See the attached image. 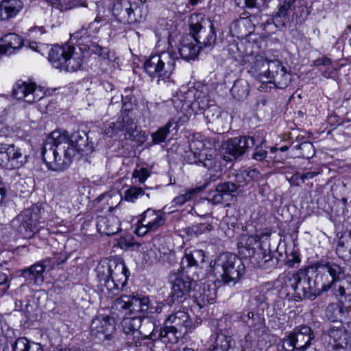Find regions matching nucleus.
<instances>
[{
  "label": "nucleus",
  "instance_id": "39448f33",
  "mask_svg": "<svg viewBox=\"0 0 351 351\" xmlns=\"http://www.w3.org/2000/svg\"><path fill=\"white\" fill-rule=\"evenodd\" d=\"M121 326L127 345L132 347L141 346V339H149L153 340L152 335H156V326L153 322L144 320L141 316L133 315L125 317Z\"/></svg>",
  "mask_w": 351,
  "mask_h": 351
},
{
  "label": "nucleus",
  "instance_id": "603ef678",
  "mask_svg": "<svg viewBox=\"0 0 351 351\" xmlns=\"http://www.w3.org/2000/svg\"><path fill=\"white\" fill-rule=\"evenodd\" d=\"M216 189L218 192L222 193L226 197H228L232 193L237 191L238 186L233 182H226L218 184Z\"/></svg>",
  "mask_w": 351,
  "mask_h": 351
},
{
  "label": "nucleus",
  "instance_id": "423d86ee",
  "mask_svg": "<svg viewBox=\"0 0 351 351\" xmlns=\"http://www.w3.org/2000/svg\"><path fill=\"white\" fill-rule=\"evenodd\" d=\"M178 59V54L174 51H162L149 56L144 63V70L159 84L160 81H166L172 75Z\"/></svg>",
  "mask_w": 351,
  "mask_h": 351
},
{
  "label": "nucleus",
  "instance_id": "7c9ffc66",
  "mask_svg": "<svg viewBox=\"0 0 351 351\" xmlns=\"http://www.w3.org/2000/svg\"><path fill=\"white\" fill-rule=\"evenodd\" d=\"M350 301L343 303L330 304L326 309V315L331 322H342L350 315Z\"/></svg>",
  "mask_w": 351,
  "mask_h": 351
},
{
  "label": "nucleus",
  "instance_id": "7ed1b4c3",
  "mask_svg": "<svg viewBox=\"0 0 351 351\" xmlns=\"http://www.w3.org/2000/svg\"><path fill=\"white\" fill-rule=\"evenodd\" d=\"M193 327V322L185 310H179L170 314L163 326L156 328L152 335L153 341L160 340L164 343H176L179 338Z\"/></svg>",
  "mask_w": 351,
  "mask_h": 351
},
{
  "label": "nucleus",
  "instance_id": "f704fd0d",
  "mask_svg": "<svg viewBox=\"0 0 351 351\" xmlns=\"http://www.w3.org/2000/svg\"><path fill=\"white\" fill-rule=\"evenodd\" d=\"M22 45V39L19 35L14 33L5 34L1 39L0 53L11 54L21 48Z\"/></svg>",
  "mask_w": 351,
  "mask_h": 351
},
{
  "label": "nucleus",
  "instance_id": "5701e85b",
  "mask_svg": "<svg viewBox=\"0 0 351 351\" xmlns=\"http://www.w3.org/2000/svg\"><path fill=\"white\" fill-rule=\"evenodd\" d=\"M40 88L32 83L18 81L13 88V95L19 100H23L28 104H32L43 98Z\"/></svg>",
  "mask_w": 351,
  "mask_h": 351
},
{
  "label": "nucleus",
  "instance_id": "a19ab883",
  "mask_svg": "<svg viewBox=\"0 0 351 351\" xmlns=\"http://www.w3.org/2000/svg\"><path fill=\"white\" fill-rule=\"evenodd\" d=\"M12 347L13 351H43L41 344L25 337L18 338Z\"/></svg>",
  "mask_w": 351,
  "mask_h": 351
},
{
  "label": "nucleus",
  "instance_id": "864d4df0",
  "mask_svg": "<svg viewBox=\"0 0 351 351\" xmlns=\"http://www.w3.org/2000/svg\"><path fill=\"white\" fill-rule=\"evenodd\" d=\"M251 173H255V171H247L245 170L241 171L235 176V180L237 182L238 188L247 184L251 180Z\"/></svg>",
  "mask_w": 351,
  "mask_h": 351
},
{
  "label": "nucleus",
  "instance_id": "393cba45",
  "mask_svg": "<svg viewBox=\"0 0 351 351\" xmlns=\"http://www.w3.org/2000/svg\"><path fill=\"white\" fill-rule=\"evenodd\" d=\"M256 145L254 136H239L230 138L224 145L226 153L234 159L241 156L247 149Z\"/></svg>",
  "mask_w": 351,
  "mask_h": 351
},
{
  "label": "nucleus",
  "instance_id": "680f3d73",
  "mask_svg": "<svg viewBox=\"0 0 351 351\" xmlns=\"http://www.w3.org/2000/svg\"><path fill=\"white\" fill-rule=\"evenodd\" d=\"M210 225L206 223H199L192 227V231L195 234H202L206 230H208Z\"/></svg>",
  "mask_w": 351,
  "mask_h": 351
},
{
  "label": "nucleus",
  "instance_id": "f03ea898",
  "mask_svg": "<svg viewBox=\"0 0 351 351\" xmlns=\"http://www.w3.org/2000/svg\"><path fill=\"white\" fill-rule=\"evenodd\" d=\"M69 142L66 131L54 130L47 138L42 156L48 169L63 171L68 168L73 158V149H69Z\"/></svg>",
  "mask_w": 351,
  "mask_h": 351
},
{
  "label": "nucleus",
  "instance_id": "f8f14e48",
  "mask_svg": "<svg viewBox=\"0 0 351 351\" xmlns=\"http://www.w3.org/2000/svg\"><path fill=\"white\" fill-rule=\"evenodd\" d=\"M315 269L316 276L313 282H316L319 294L328 291L343 273V269L332 262H317L315 264Z\"/></svg>",
  "mask_w": 351,
  "mask_h": 351
},
{
  "label": "nucleus",
  "instance_id": "a211bd4d",
  "mask_svg": "<svg viewBox=\"0 0 351 351\" xmlns=\"http://www.w3.org/2000/svg\"><path fill=\"white\" fill-rule=\"evenodd\" d=\"M165 223V217L161 210L147 208L139 217L135 232L144 236L148 232H155Z\"/></svg>",
  "mask_w": 351,
  "mask_h": 351
},
{
  "label": "nucleus",
  "instance_id": "0eeeda50",
  "mask_svg": "<svg viewBox=\"0 0 351 351\" xmlns=\"http://www.w3.org/2000/svg\"><path fill=\"white\" fill-rule=\"evenodd\" d=\"M104 21H106V19L97 16L94 21L88 24L87 27H82L71 36L70 45L73 46V45H77L82 52L90 51L104 59L107 58L108 57V49L93 41V39L95 37L96 34L101 26V25H98L99 23Z\"/></svg>",
  "mask_w": 351,
  "mask_h": 351
},
{
  "label": "nucleus",
  "instance_id": "aec40b11",
  "mask_svg": "<svg viewBox=\"0 0 351 351\" xmlns=\"http://www.w3.org/2000/svg\"><path fill=\"white\" fill-rule=\"evenodd\" d=\"M28 156L12 144L0 148V167L12 170L19 169L27 162Z\"/></svg>",
  "mask_w": 351,
  "mask_h": 351
},
{
  "label": "nucleus",
  "instance_id": "72a5a7b5",
  "mask_svg": "<svg viewBox=\"0 0 351 351\" xmlns=\"http://www.w3.org/2000/svg\"><path fill=\"white\" fill-rule=\"evenodd\" d=\"M210 145V141L207 140L206 137L199 134H195L189 143L191 152L187 156H191L192 159L198 157L202 158L204 152H211V150H208V146Z\"/></svg>",
  "mask_w": 351,
  "mask_h": 351
},
{
  "label": "nucleus",
  "instance_id": "c9c22d12",
  "mask_svg": "<svg viewBox=\"0 0 351 351\" xmlns=\"http://www.w3.org/2000/svg\"><path fill=\"white\" fill-rule=\"evenodd\" d=\"M210 152H204L202 158L198 157L197 158L192 159L191 156H187L186 159L189 163L202 165L209 170H213L217 172L221 171L220 162Z\"/></svg>",
  "mask_w": 351,
  "mask_h": 351
},
{
  "label": "nucleus",
  "instance_id": "338daca9",
  "mask_svg": "<svg viewBox=\"0 0 351 351\" xmlns=\"http://www.w3.org/2000/svg\"><path fill=\"white\" fill-rule=\"evenodd\" d=\"M67 259V256L64 254H60V256L54 257L53 263L57 265H60L64 263Z\"/></svg>",
  "mask_w": 351,
  "mask_h": 351
},
{
  "label": "nucleus",
  "instance_id": "20e7f679",
  "mask_svg": "<svg viewBox=\"0 0 351 351\" xmlns=\"http://www.w3.org/2000/svg\"><path fill=\"white\" fill-rule=\"evenodd\" d=\"M191 93L180 92L171 99V104L179 115L178 122L180 124L186 122L193 114H204L209 106H213L209 104L208 96L202 95L201 93L193 95L195 99L193 101Z\"/></svg>",
  "mask_w": 351,
  "mask_h": 351
},
{
  "label": "nucleus",
  "instance_id": "79ce46f5",
  "mask_svg": "<svg viewBox=\"0 0 351 351\" xmlns=\"http://www.w3.org/2000/svg\"><path fill=\"white\" fill-rule=\"evenodd\" d=\"M143 304V313L147 314L160 313L165 306L162 302L158 301L154 296L144 295Z\"/></svg>",
  "mask_w": 351,
  "mask_h": 351
},
{
  "label": "nucleus",
  "instance_id": "c03bdc74",
  "mask_svg": "<svg viewBox=\"0 0 351 351\" xmlns=\"http://www.w3.org/2000/svg\"><path fill=\"white\" fill-rule=\"evenodd\" d=\"M178 123V120L177 121L170 120L164 127L160 128L156 132L153 133L152 137L154 143L160 144L163 143L169 133L170 128L173 126V130H177Z\"/></svg>",
  "mask_w": 351,
  "mask_h": 351
},
{
  "label": "nucleus",
  "instance_id": "2f4dec72",
  "mask_svg": "<svg viewBox=\"0 0 351 351\" xmlns=\"http://www.w3.org/2000/svg\"><path fill=\"white\" fill-rule=\"evenodd\" d=\"M134 129V121L132 117L129 115V112L125 111L121 117H119L117 121L112 122L109 125L107 134L110 133V136L116 135L119 132H125L130 134Z\"/></svg>",
  "mask_w": 351,
  "mask_h": 351
},
{
  "label": "nucleus",
  "instance_id": "6ab92c4d",
  "mask_svg": "<svg viewBox=\"0 0 351 351\" xmlns=\"http://www.w3.org/2000/svg\"><path fill=\"white\" fill-rule=\"evenodd\" d=\"M171 292L168 299L169 305L175 302H182L188 298L194 281L188 276L181 274H173L170 276Z\"/></svg>",
  "mask_w": 351,
  "mask_h": 351
},
{
  "label": "nucleus",
  "instance_id": "58836bf2",
  "mask_svg": "<svg viewBox=\"0 0 351 351\" xmlns=\"http://www.w3.org/2000/svg\"><path fill=\"white\" fill-rule=\"evenodd\" d=\"M200 50L201 48L196 43L183 40L179 48V54L186 60H194Z\"/></svg>",
  "mask_w": 351,
  "mask_h": 351
},
{
  "label": "nucleus",
  "instance_id": "4be33fe9",
  "mask_svg": "<svg viewBox=\"0 0 351 351\" xmlns=\"http://www.w3.org/2000/svg\"><path fill=\"white\" fill-rule=\"evenodd\" d=\"M143 302H144V295H122L114 301L112 308L122 312L125 316L132 315L143 312Z\"/></svg>",
  "mask_w": 351,
  "mask_h": 351
},
{
  "label": "nucleus",
  "instance_id": "bb28decb",
  "mask_svg": "<svg viewBox=\"0 0 351 351\" xmlns=\"http://www.w3.org/2000/svg\"><path fill=\"white\" fill-rule=\"evenodd\" d=\"M295 273H283L279 276L276 282L280 298L291 300L293 299V292L296 283Z\"/></svg>",
  "mask_w": 351,
  "mask_h": 351
},
{
  "label": "nucleus",
  "instance_id": "c85d7f7f",
  "mask_svg": "<svg viewBox=\"0 0 351 351\" xmlns=\"http://www.w3.org/2000/svg\"><path fill=\"white\" fill-rule=\"evenodd\" d=\"M97 229L101 234L113 235L121 230L119 219L112 215L98 216L97 217Z\"/></svg>",
  "mask_w": 351,
  "mask_h": 351
},
{
  "label": "nucleus",
  "instance_id": "69168bd1",
  "mask_svg": "<svg viewBox=\"0 0 351 351\" xmlns=\"http://www.w3.org/2000/svg\"><path fill=\"white\" fill-rule=\"evenodd\" d=\"M317 174H318L317 172H314V171H308V172L302 174L303 182H304L306 180L313 179Z\"/></svg>",
  "mask_w": 351,
  "mask_h": 351
},
{
  "label": "nucleus",
  "instance_id": "0e129e2a",
  "mask_svg": "<svg viewBox=\"0 0 351 351\" xmlns=\"http://www.w3.org/2000/svg\"><path fill=\"white\" fill-rule=\"evenodd\" d=\"M332 61L331 60L326 57V56H323L322 58H319L317 60H315L314 61V65L318 66H321V65H323V66H328V65H330L331 64Z\"/></svg>",
  "mask_w": 351,
  "mask_h": 351
},
{
  "label": "nucleus",
  "instance_id": "de8ad7c7",
  "mask_svg": "<svg viewBox=\"0 0 351 351\" xmlns=\"http://www.w3.org/2000/svg\"><path fill=\"white\" fill-rule=\"evenodd\" d=\"M278 12L276 18H285L289 15L295 8V0H278Z\"/></svg>",
  "mask_w": 351,
  "mask_h": 351
},
{
  "label": "nucleus",
  "instance_id": "a878e982",
  "mask_svg": "<svg viewBox=\"0 0 351 351\" xmlns=\"http://www.w3.org/2000/svg\"><path fill=\"white\" fill-rule=\"evenodd\" d=\"M50 260L46 259L35 263L29 267L24 269L21 275L28 284L40 285L44 282L43 273L45 269L51 267L48 264Z\"/></svg>",
  "mask_w": 351,
  "mask_h": 351
},
{
  "label": "nucleus",
  "instance_id": "c756f323",
  "mask_svg": "<svg viewBox=\"0 0 351 351\" xmlns=\"http://www.w3.org/2000/svg\"><path fill=\"white\" fill-rule=\"evenodd\" d=\"M270 64V60L265 59L262 56L255 57L252 63L249 73L254 78L263 82V84L259 86V90H263L265 89L264 84L267 79L269 75L268 66Z\"/></svg>",
  "mask_w": 351,
  "mask_h": 351
},
{
  "label": "nucleus",
  "instance_id": "4d7b16f0",
  "mask_svg": "<svg viewBox=\"0 0 351 351\" xmlns=\"http://www.w3.org/2000/svg\"><path fill=\"white\" fill-rule=\"evenodd\" d=\"M204 114L208 122H211L213 121L215 118H218L219 116V110L217 106L213 105L208 108Z\"/></svg>",
  "mask_w": 351,
  "mask_h": 351
},
{
  "label": "nucleus",
  "instance_id": "1a4fd4ad",
  "mask_svg": "<svg viewBox=\"0 0 351 351\" xmlns=\"http://www.w3.org/2000/svg\"><path fill=\"white\" fill-rule=\"evenodd\" d=\"M213 271L219 274L225 284H234L243 274L245 266L241 260L232 253H223L210 263Z\"/></svg>",
  "mask_w": 351,
  "mask_h": 351
},
{
  "label": "nucleus",
  "instance_id": "a18cd8bd",
  "mask_svg": "<svg viewBox=\"0 0 351 351\" xmlns=\"http://www.w3.org/2000/svg\"><path fill=\"white\" fill-rule=\"evenodd\" d=\"M293 150L296 151L295 157L309 159L312 158L315 153L313 143L305 141L299 145H295L293 147Z\"/></svg>",
  "mask_w": 351,
  "mask_h": 351
},
{
  "label": "nucleus",
  "instance_id": "052dcab7",
  "mask_svg": "<svg viewBox=\"0 0 351 351\" xmlns=\"http://www.w3.org/2000/svg\"><path fill=\"white\" fill-rule=\"evenodd\" d=\"M270 233L267 232H260L252 237L251 239H254L256 243H265L269 241Z\"/></svg>",
  "mask_w": 351,
  "mask_h": 351
},
{
  "label": "nucleus",
  "instance_id": "e2e57ef3",
  "mask_svg": "<svg viewBox=\"0 0 351 351\" xmlns=\"http://www.w3.org/2000/svg\"><path fill=\"white\" fill-rule=\"evenodd\" d=\"M300 262V258L296 254V253H291L290 255V257L288 258L287 261H286V264L289 267H294L295 263H298Z\"/></svg>",
  "mask_w": 351,
  "mask_h": 351
},
{
  "label": "nucleus",
  "instance_id": "4468645a",
  "mask_svg": "<svg viewBox=\"0 0 351 351\" xmlns=\"http://www.w3.org/2000/svg\"><path fill=\"white\" fill-rule=\"evenodd\" d=\"M315 336L309 326L303 325L294 328L293 331L280 341L279 351H304L311 344Z\"/></svg>",
  "mask_w": 351,
  "mask_h": 351
},
{
  "label": "nucleus",
  "instance_id": "cd10ccee",
  "mask_svg": "<svg viewBox=\"0 0 351 351\" xmlns=\"http://www.w3.org/2000/svg\"><path fill=\"white\" fill-rule=\"evenodd\" d=\"M216 285L212 281H208L199 287L198 290H195L193 297L200 308H202L208 304L213 303L216 298Z\"/></svg>",
  "mask_w": 351,
  "mask_h": 351
},
{
  "label": "nucleus",
  "instance_id": "13d9d810",
  "mask_svg": "<svg viewBox=\"0 0 351 351\" xmlns=\"http://www.w3.org/2000/svg\"><path fill=\"white\" fill-rule=\"evenodd\" d=\"M286 179L291 186H298L301 183H303L302 176L298 171H295L290 177L286 175Z\"/></svg>",
  "mask_w": 351,
  "mask_h": 351
},
{
  "label": "nucleus",
  "instance_id": "4c0bfd02",
  "mask_svg": "<svg viewBox=\"0 0 351 351\" xmlns=\"http://www.w3.org/2000/svg\"><path fill=\"white\" fill-rule=\"evenodd\" d=\"M204 252L202 250H186L185 254L181 261L182 269L196 267L199 263L204 262Z\"/></svg>",
  "mask_w": 351,
  "mask_h": 351
},
{
  "label": "nucleus",
  "instance_id": "bf43d9fd",
  "mask_svg": "<svg viewBox=\"0 0 351 351\" xmlns=\"http://www.w3.org/2000/svg\"><path fill=\"white\" fill-rule=\"evenodd\" d=\"M226 201L227 197H226L222 193L218 192L217 189L215 190V194L209 199V202H210L213 204H223Z\"/></svg>",
  "mask_w": 351,
  "mask_h": 351
},
{
  "label": "nucleus",
  "instance_id": "9d476101",
  "mask_svg": "<svg viewBox=\"0 0 351 351\" xmlns=\"http://www.w3.org/2000/svg\"><path fill=\"white\" fill-rule=\"evenodd\" d=\"M48 58L53 67L67 72L76 71L82 64V54L75 52L71 45L53 46L49 51Z\"/></svg>",
  "mask_w": 351,
  "mask_h": 351
},
{
  "label": "nucleus",
  "instance_id": "774afa93",
  "mask_svg": "<svg viewBox=\"0 0 351 351\" xmlns=\"http://www.w3.org/2000/svg\"><path fill=\"white\" fill-rule=\"evenodd\" d=\"M172 351H195L194 349L187 346H182L173 349Z\"/></svg>",
  "mask_w": 351,
  "mask_h": 351
},
{
  "label": "nucleus",
  "instance_id": "f3484780",
  "mask_svg": "<svg viewBox=\"0 0 351 351\" xmlns=\"http://www.w3.org/2000/svg\"><path fill=\"white\" fill-rule=\"evenodd\" d=\"M307 269H301L296 272V283L293 292L294 300H313L319 295V291L316 287L312 278L308 275Z\"/></svg>",
  "mask_w": 351,
  "mask_h": 351
},
{
  "label": "nucleus",
  "instance_id": "9b49d317",
  "mask_svg": "<svg viewBox=\"0 0 351 351\" xmlns=\"http://www.w3.org/2000/svg\"><path fill=\"white\" fill-rule=\"evenodd\" d=\"M114 19L121 24H134L145 20L147 11L144 5L132 0H116L112 5Z\"/></svg>",
  "mask_w": 351,
  "mask_h": 351
},
{
  "label": "nucleus",
  "instance_id": "ddd939ff",
  "mask_svg": "<svg viewBox=\"0 0 351 351\" xmlns=\"http://www.w3.org/2000/svg\"><path fill=\"white\" fill-rule=\"evenodd\" d=\"M42 209L36 205L23 210L12 221L13 225L19 224L18 231L24 238H30L38 231V225L42 221Z\"/></svg>",
  "mask_w": 351,
  "mask_h": 351
},
{
  "label": "nucleus",
  "instance_id": "f257e3e1",
  "mask_svg": "<svg viewBox=\"0 0 351 351\" xmlns=\"http://www.w3.org/2000/svg\"><path fill=\"white\" fill-rule=\"evenodd\" d=\"M95 271L99 289L107 298H113L118 295L127 285L129 271L121 258L102 261L97 265Z\"/></svg>",
  "mask_w": 351,
  "mask_h": 351
},
{
  "label": "nucleus",
  "instance_id": "2eb2a0df",
  "mask_svg": "<svg viewBox=\"0 0 351 351\" xmlns=\"http://www.w3.org/2000/svg\"><path fill=\"white\" fill-rule=\"evenodd\" d=\"M321 341L329 351H351V332L344 328L324 331Z\"/></svg>",
  "mask_w": 351,
  "mask_h": 351
},
{
  "label": "nucleus",
  "instance_id": "37998d69",
  "mask_svg": "<svg viewBox=\"0 0 351 351\" xmlns=\"http://www.w3.org/2000/svg\"><path fill=\"white\" fill-rule=\"evenodd\" d=\"M230 93L237 100L245 99L249 94V84L247 82L243 79L237 80L234 82L230 89Z\"/></svg>",
  "mask_w": 351,
  "mask_h": 351
},
{
  "label": "nucleus",
  "instance_id": "8fccbe9b",
  "mask_svg": "<svg viewBox=\"0 0 351 351\" xmlns=\"http://www.w3.org/2000/svg\"><path fill=\"white\" fill-rule=\"evenodd\" d=\"M346 252L351 253V231L341 235L337 247V253L344 255Z\"/></svg>",
  "mask_w": 351,
  "mask_h": 351
},
{
  "label": "nucleus",
  "instance_id": "ea45409f",
  "mask_svg": "<svg viewBox=\"0 0 351 351\" xmlns=\"http://www.w3.org/2000/svg\"><path fill=\"white\" fill-rule=\"evenodd\" d=\"M86 134L82 136L79 132L73 133L69 136V149H73V157L76 154H84V149L86 147Z\"/></svg>",
  "mask_w": 351,
  "mask_h": 351
},
{
  "label": "nucleus",
  "instance_id": "49530a36",
  "mask_svg": "<svg viewBox=\"0 0 351 351\" xmlns=\"http://www.w3.org/2000/svg\"><path fill=\"white\" fill-rule=\"evenodd\" d=\"M52 6L62 11L68 10L77 6L85 5V0H45Z\"/></svg>",
  "mask_w": 351,
  "mask_h": 351
},
{
  "label": "nucleus",
  "instance_id": "09e8293b",
  "mask_svg": "<svg viewBox=\"0 0 351 351\" xmlns=\"http://www.w3.org/2000/svg\"><path fill=\"white\" fill-rule=\"evenodd\" d=\"M203 190L202 187H195L194 189H188L186 191L185 193L181 194L177 197H176L173 202L176 205L182 206L186 202L191 200L193 197L197 195L199 192Z\"/></svg>",
  "mask_w": 351,
  "mask_h": 351
},
{
  "label": "nucleus",
  "instance_id": "6e6d98bb",
  "mask_svg": "<svg viewBox=\"0 0 351 351\" xmlns=\"http://www.w3.org/2000/svg\"><path fill=\"white\" fill-rule=\"evenodd\" d=\"M149 176V170L145 167L136 168L132 172V178L138 179L140 183H144Z\"/></svg>",
  "mask_w": 351,
  "mask_h": 351
},
{
  "label": "nucleus",
  "instance_id": "6e6552de",
  "mask_svg": "<svg viewBox=\"0 0 351 351\" xmlns=\"http://www.w3.org/2000/svg\"><path fill=\"white\" fill-rule=\"evenodd\" d=\"M190 34L201 49H212L217 43L215 27L212 21L202 14H192L189 20Z\"/></svg>",
  "mask_w": 351,
  "mask_h": 351
},
{
  "label": "nucleus",
  "instance_id": "5fc2aeb1",
  "mask_svg": "<svg viewBox=\"0 0 351 351\" xmlns=\"http://www.w3.org/2000/svg\"><path fill=\"white\" fill-rule=\"evenodd\" d=\"M256 139V147L252 155V158L256 161H263L267 156V152L262 148H258V145H261L263 143L262 139Z\"/></svg>",
  "mask_w": 351,
  "mask_h": 351
},
{
  "label": "nucleus",
  "instance_id": "e433bc0d",
  "mask_svg": "<svg viewBox=\"0 0 351 351\" xmlns=\"http://www.w3.org/2000/svg\"><path fill=\"white\" fill-rule=\"evenodd\" d=\"M232 337L228 330H219L216 334L214 343L208 351H228L230 347Z\"/></svg>",
  "mask_w": 351,
  "mask_h": 351
},
{
  "label": "nucleus",
  "instance_id": "473e14b6",
  "mask_svg": "<svg viewBox=\"0 0 351 351\" xmlns=\"http://www.w3.org/2000/svg\"><path fill=\"white\" fill-rule=\"evenodd\" d=\"M22 0H3L0 3V20L5 21L15 17L23 9Z\"/></svg>",
  "mask_w": 351,
  "mask_h": 351
},
{
  "label": "nucleus",
  "instance_id": "3c124183",
  "mask_svg": "<svg viewBox=\"0 0 351 351\" xmlns=\"http://www.w3.org/2000/svg\"><path fill=\"white\" fill-rule=\"evenodd\" d=\"M145 195L147 198H149V195L148 193H145L141 187L131 186L125 191L124 199L125 201L134 202L138 198Z\"/></svg>",
  "mask_w": 351,
  "mask_h": 351
},
{
  "label": "nucleus",
  "instance_id": "dca6fc26",
  "mask_svg": "<svg viewBox=\"0 0 351 351\" xmlns=\"http://www.w3.org/2000/svg\"><path fill=\"white\" fill-rule=\"evenodd\" d=\"M234 317L250 329L245 337L247 341L265 334L267 330L264 317L252 309H244L241 312L237 313Z\"/></svg>",
  "mask_w": 351,
  "mask_h": 351
},
{
  "label": "nucleus",
  "instance_id": "412c9836",
  "mask_svg": "<svg viewBox=\"0 0 351 351\" xmlns=\"http://www.w3.org/2000/svg\"><path fill=\"white\" fill-rule=\"evenodd\" d=\"M267 69L269 75L265 83L273 84L277 88H285L290 84L291 74L279 60H270Z\"/></svg>",
  "mask_w": 351,
  "mask_h": 351
},
{
  "label": "nucleus",
  "instance_id": "b1692460",
  "mask_svg": "<svg viewBox=\"0 0 351 351\" xmlns=\"http://www.w3.org/2000/svg\"><path fill=\"white\" fill-rule=\"evenodd\" d=\"M114 322L109 315H99L90 324V333L100 340L108 339L114 331Z\"/></svg>",
  "mask_w": 351,
  "mask_h": 351
}]
</instances>
